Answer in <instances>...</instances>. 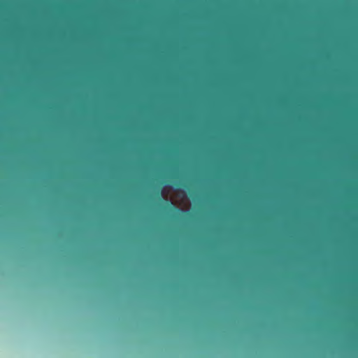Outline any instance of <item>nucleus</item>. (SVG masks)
<instances>
[{
  "label": "nucleus",
  "mask_w": 358,
  "mask_h": 358,
  "mask_svg": "<svg viewBox=\"0 0 358 358\" xmlns=\"http://www.w3.org/2000/svg\"><path fill=\"white\" fill-rule=\"evenodd\" d=\"M166 206L170 208H173L172 207V203H168Z\"/></svg>",
  "instance_id": "nucleus-1"
},
{
  "label": "nucleus",
  "mask_w": 358,
  "mask_h": 358,
  "mask_svg": "<svg viewBox=\"0 0 358 358\" xmlns=\"http://www.w3.org/2000/svg\"><path fill=\"white\" fill-rule=\"evenodd\" d=\"M157 196L159 199H161V193L159 192H157Z\"/></svg>",
  "instance_id": "nucleus-2"
}]
</instances>
